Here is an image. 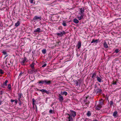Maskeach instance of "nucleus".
<instances>
[{
  "label": "nucleus",
  "instance_id": "f257e3e1",
  "mask_svg": "<svg viewBox=\"0 0 121 121\" xmlns=\"http://www.w3.org/2000/svg\"><path fill=\"white\" fill-rule=\"evenodd\" d=\"M95 89H94V91L96 93H101L102 90L101 89L99 88H98L97 87V85L96 84L95 85Z\"/></svg>",
  "mask_w": 121,
  "mask_h": 121
},
{
  "label": "nucleus",
  "instance_id": "f03ea898",
  "mask_svg": "<svg viewBox=\"0 0 121 121\" xmlns=\"http://www.w3.org/2000/svg\"><path fill=\"white\" fill-rule=\"evenodd\" d=\"M27 62L26 58V57H25L22 58V60L21 62V63L22 65H24Z\"/></svg>",
  "mask_w": 121,
  "mask_h": 121
},
{
  "label": "nucleus",
  "instance_id": "7ed1b4c3",
  "mask_svg": "<svg viewBox=\"0 0 121 121\" xmlns=\"http://www.w3.org/2000/svg\"><path fill=\"white\" fill-rule=\"evenodd\" d=\"M66 34V32H65L64 31H62V32L57 33L56 35L60 37H61L63 35H65Z\"/></svg>",
  "mask_w": 121,
  "mask_h": 121
},
{
  "label": "nucleus",
  "instance_id": "20e7f679",
  "mask_svg": "<svg viewBox=\"0 0 121 121\" xmlns=\"http://www.w3.org/2000/svg\"><path fill=\"white\" fill-rule=\"evenodd\" d=\"M58 99L60 102H62L64 100L63 97L60 94H59L58 96Z\"/></svg>",
  "mask_w": 121,
  "mask_h": 121
},
{
  "label": "nucleus",
  "instance_id": "39448f33",
  "mask_svg": "<svg viewBox=\"0 0 121 121\" xmlns=\"http://www.w3.org/2000/svg\"><path fill=\"white\" fill-rule=\"evenodd\" d=\"M67 115L69 116L68 117L69 119V121H73V119L72 117V114H71L67 113Z\"/></svg>",
  "mask_w": 121,
  "mask_h": 121
},
{
  "label": "nucleus",
  "instance_id": "423d86ee",
  "mask_svg": "<svg viewBox=\"0 0 121 121\" xmlns=\"http://www.w3.org/2000/svg\"><path fill=\"white\" fill-rule=\"evenodd\" d=\"M39 19L40 20H41V17L40 16L38 17L37 16H36L34 17L33 18V20H38Z\"/></svg>",
  "mask_w": 121,
  "mask_h": 121
},
{
  "label": "nucleus",
  "instance_id": "0eeeda50",
  "mask_svg": "<svg viewBox=\"0 0 121 121\" xmlns=\"http://www.w3.org/2000/svg\"><path fill=\"white\" fill-rule=\"evenodd\" d=\"M70 111L71 112V114H72V116L73 117H74L76 116V112L73 110H70Z\"/></svg>",
  "mask_w": 121,
  "mask_h": 121
},
{
  "label": "nucleus",
  "instance_id": "6e6552de",
  "mask_svg": "<svg viewBox=\"0 0 121 121\" xmlns=\"http://www.w3.org/2000/svg\"><path fill=\"white\" fill-rule=\"evenodd\" d=\"M51 81L50 80H44V83H45V84H51Z\"/></svg>",
  "mask_w": 121,
  "mask_h": 121
},
{
  "label": "nucleus",
  "instance_id": "1a4fd4ad",
  "mask_svg": "<svg viewBox=\"0 0 121 121\" xmlns=\"http://www.w3.org/2000/svg\"><path fill=\"white\" fill-rule=\"evenodd\" d=\"M102 107V106L100 105H98L96 108V109L98 110H100L101 108Z\"/></svg>",
  "mask_w": 121,
  "mask_h": 121
},
{
  "label": "nucleus",
  "instance_id": "9d476101",
  "mask_svg": "<svg viewBox=\"0 0 121 121\" xmlns=\"http://www.w3.org/2000/svg\"><path fill=\"white\" fill-rule=\"evenodd\" d=\"M41 31V29L39 28H38L36 29L34 31V32L36 33L37 32L39 33Z\"/></svg>",
  "mask_w": 121,
  "mask_h": 121
},
{
  "label": "nucleus",
  "instance_id": "9b49d317",
  "mask_svg": "<svg viewBox=\"0 0 121 121\" xmlns=\"http://www.w3.org/2000/svg\"><path fill=\"white\" fill-rule=\"evenodd\" d=\"M78 46V48L79 49L81 47V43L80 41H79L77 45Z\"/></svg>",
  "mask_w": 121,
  "mask_h": 121
},
{
  "label": "nucleus",
  "instance_id": "f8f14e48",
  "mask_svg": "<svg viewBox=\"0 0 121 121\" xmlns=\"http://www.w3.org/2000/svg\"><path fill=\"white\" fill-rule=\"evenodd\" d=\"M117 111H115L113 113V116L115 117H118V115L117 114Z\"/></svg>",
  "mask_w": 121,
  "mask_h": 121
},
{
  "label": "nucleus",
  "instance_id": "ddd939ff",
  "mask_svg": "<svg viewBox=\"0 0 121 121\" xmlns=\"http://www.w3.org/2000/svg\"><path fill=\"white\" fill-rule=\"evenodd\" d=\"M22 93H19L18 94V100L19 101H20V99L21 96L22 95Z\"/></svg>",
  "mask_w": 121,
  "mask_h": 121
},
{
  "label": "nucleus",
  "instance_id": "4468645a",
  "mask_svg": "<svg viewBox=\"0 0 121 121\" xmlns=\"http://www.w3.org/2000/svg\"><path fill=\"white\" fill-rule=\"evenodd\" d=\"M80 11L81 13H80L81 15L82 14L84 11V9L83 8H81L80 9Z\"/></svg>",
  "mask_w": 121,
  "mask_h": 121
},
{
  "label": "nucleus",
  "instance_id": "2eb2a0df",
  "mask_svg": "<svg viewBox=\"0 0 121 121\" xmlns=\"http://www.w3.org/2000/svg\"><path fill=\"white\" fill-rule=\"evenodd\" d=\"M97 80L99 82H101L102 79V77H101V78H100L98 76H97Z\"/></svg>",
  "mask_w": 121,
  "mask_h": 121
},
{
  "label": "nucleus",
  "instance_id": "dca6fc26",
  "mask_svg": "<svg viewBox=\"0 0 121 121\" xmlns=\"http://www.w3.org/2000/svg\"><path fill=\"white\" fill-rule=\"evenodd\" d=\"M35 65V63L33 62L30 65V66L32 68V69H34V66Z\"/></svg>",
  "mask_w": 121,
  "mask_h": 121
},
{
  "label": "nucleus",
  "instance_id": "f3484780",
  "mask_svg": "<svg viewBox=\"0 0 121 121\" xmlns=\"http://www.w3.org/2000/svg\"><path fill=\"white\" fill-rule=\"evenodd\" d=\"M38 83L39 84H43L44 83V80L39 81L38 82Z\"/></svg>",
  "mask_w": 121,
  "mask_h": 121
},
{
  "label": "nucleus",
  "instance_id": "a211bd4d",
  "mask_svg": "<svg viewBox=\"0 0 121 121\" xmlns=\"http://www.w3.org/2000/svg\"><path fill=\"white\" fill-rule=\"evenodd\" d=\"M98 40L96 39L95 40L94 39H93L92 41L91 42V43H97V41H98Z\"/></svg>",
  "mask_w": 121,
  "mask_h": 121
},
{
  "label": "nucleus",
  "instance_id": "6ab92c4d",
  "mask_svg": "<svg viewBox=\"0 0 121 121\" xmlns=\"http://www.w3.org/2000/svg\"><path fill=\"white\" fill-rule=\"evenodd\" d=\"M96 73H94L92 74V75L91 76V78L94 79L96 77Z\"/></svg>",
  "mask_w": 121,
  "mask_h": 121
},
{
  "label": "nucleus",
  "instance_id": "aec40b11",
  "mask_svg": "<svg viewBox=\"0 0 121 121\" xmlns=\"http://www.w3.org/2000/svg\"><path fill=\"white\" fill-rule=\"evenodd\" d=\"M104 47L105 48H107L108 47L107 44L106 42H104Z\"/></svg>",
  "mask_w": 121,
  "mask_h": 121
},
{
  "label": "nucleus",
  "instance_id": "412c9836",
  "mask_svg": "<svg viewBox=\"0 0 121 121\" xmlns=\"http://www.w3.org/2000/svg\"><path fill=\"white\" fill-rule=\"evenodd\" d=\"M80 81L78 80H76L74 81V82L77 86L78 85V83Z\"/></svg>",
  "mask_w": 121,
  "mask_h": 121
},
{
  "label": "nucleus",
  "instance_id": "4be33fe9",
  "mask_svg": "<svg viewBox=\"0 0 121 121\" xmlns=\"http://www.w3.org/2000/svg\"><path fill=\"white\" fill-rule=\"evenodd\" d=\"M73 22L76 24H77L79 22L76 19H74Z\"/></svg>",
  "mask_w": 121,
  "mask_h": 121
},
{
  "label": "nucleus",
  "instance_id": "5701e85b",
  "mask_svg": "<svg viewBox=\"0 0 121 121\" xmlns=\"http://www.w3.org/2000/svg\"><path fill=\"white\" fill-rule=\"evenodd\" d=\"M20 24V22L19 21H18L17 23L15 24V26L16 27H17L19 26Z\"/></svg>",
  "mask_w": 121,
  "mask_h": 121
},
{
  "label": "nucleus",
  "instance_id": "b1692460",
  "mask_svg": "<svg viewBox=\"0 0 121 121\" xmlns=\"http://www.w3.org/2000/svg\"><path fill=\"white\" fill-rule=\"evenodd\" d=\"M86 115L88 117L90 116L91 115V112L90 111H88Z\"/></svg>",
  "mask_w": 121,
  "mask_h": 121
},
{
  "label": "nucleus",
  "instance_id": "393cba45",
  "mask_svg": "<svg viewBox=\"0 0 121 121\" xmlns=\"http://www.w3.org/2000/svg\"><path fill=\"white\" fill-rule=\"evenodd\" d=\"M8 81L7 80H6L5 82H4L3 83V85H5V86H7V83L8 82Z\"/></svg>",
  "mask_w": 121,
  "mask_h": 121
},
{
  "label": "nucleus",
  "instance_id": "a878e982",
  "mask_svg": "<svg viewBox=\"0 0 121 121\" xmlns=\"http://www.w3.org/2000/svg\"><path fill=\"white\" fill-rule=\"evenodd\" d=\"M61 94L62 95H67V93L66 91H64L61 93Z\"/></svg>",
  "mask_w": 121,
  "mask_h": 121
},
{
  "label": "nucleus",
  "instance_id": "bb28decb",
  "mask_svg": "<svg viewBox=\"0 0 121 121\" xmlns=\"http://www.w3.org/2000/svg\"><path fill=\"white\" fill-rule=\"evenodd\" d=\"M83 17V15L81 14V16L80 17H78L79 20H80L81 19H82Z\"/></svg>",
  "mask_w": 121,
  "mask_h": 121
},
{
  "label": "nucleus",
  "instance_id": "cd10ccee",
  "mask_svg": "<svg viewBox=\"0 0 121 121\" xmlns=\"http://www.w3.org/2000/svg\"><path fill=\"white\" fill-rule=\"evenodd\" d=\"M62 25L64 26H67V25L66 23V21H64L62 23Z\"/></svg>",
  "mask_w": 121,
  "mask_h": 121
},
{
  "label": "nucleus",
  "instance_id": "c85d7f7f",
  "mask_svg": "<svg viewBox=\"0 0 121 121\" xmlns=\"http://www.w3.org/2000/svg\"><path fill=\"white\" fill-rule=\"evenodd\" d=\"M35 0H29L31 4H35V2H33Z\"/></svg>",
  "mask_w": 121,
  "mask_h": 121
},
{
  "label": "nucleus",
  "instance_id": "c756f323",
  "mask_svg": "<svg viewBox=\"0 0 121 121\" xmlns=\"http://www.w3.org/2000/svg\"><path fill=\"white\" fill-rule=\"evenodd\" d=\"M42 52L43 53L45 54L46 52V50L45 49H44L42 50Z\"/></svg>",
  "mask_w": 121,
  "mask_h": 121
},
{
  "label": "nucleus",
  "instance_id": "7c9ffc66",
  "mask_svg": "<svg viewBox=\"0 0 121 121\" xmlns=\"http://www.w3.org/2000/svg\"><path fill=\"white\" fill-rule=\"evenodd\" d=\"M8 88L10 90L11 89V85L10 84H9L8 85Z\"/></svg>",
  "mask_w": 121,
  "mask_h": 121
},
{
  "label": "nucleus",
  "instance_id": "2f4dec72",
  "mask_svg": "<svg viewBox=\"0 0 121 121\" xmlns=\"http://www.w3.org/2000/svg\"><path fill=\"white\" fill-rule=\"evenodd\" d=\"M99 105H103V101L102 100H101L100 102L99 103Z\"/></svg>",
  "mask_w": 121,
  "mask_h": 121
},
{
  "label": "nucleus",
  "instance_id": "473e14b6",
  "mask_svg": "<svg viewBox=\"0 0 121 121\" xmlns=\"http://www.w3.org/2000/svg\"><path fill=\"white\" fill-rule=\"evenodd\" d=\"M119 51V49H116L115 51V52L116 53H118Z\"/></svg>",
  "mask_w": 121,
  "mask_h": 121
},
{
  "label": "nucleus",
  "instance_id": "72a5a7b5",
  "mask_svg": "<svg viewBox=\"0 0 121 121\" xmlns=\"http://www.w3.org/2000/svg\"><path fill=\"white\" fill-rule=\"evenodd\" d=\"M4 73V72L3 71L2 69H0V73L2 74Z\"/></svg>",
  "mask_w": 121,
  "mask_h": 121
},
{
  "label": "nucleus",
  "instance_id": "f704fd0d",
  "mask_svg": "<svg viewBox=\"0 0 121 121\" xmlns=\"http://www.w3.org/2000/svg\"><path fill=\"white\" fill-rule=\"evenodd\" d=\"M46 90H45L44 89H42V90H39V91H41L42 92H45Z\"/></svg>",
  "mask_w": 121,
  "mask_h": 121
},
{
  "label": "nucleus",
  "instance_id": "c9c22d12",
  "mask_svg": "<svg viewBox=\"0 0 121 121\" xmlns=\"http://www.w3.org/2000/svg\"><path fill=\"white\" fill-rule=\"evenodd\" d=\"M113 103L112 101H110V104L111 105H112L113 104Z\"/></svg>",
  "mask_w": 121,
  "mask_h": 121
},
{
  "label": "nucleus",
  "instance_id": "e433bc0d",
  "mask_svg": "<svg viewBox=\"0 0 121 121\" xmlns=\"http://www.w3.org/2000/svg\"><path fill=\"white\" fill-rule=\"evenodd\" d=\"M47 65V64H44L43 65L42 67H44L46 66Z\"/></svg>",
  "mask_w": 121,
  "mask_h": 121
},
{
  "label": "nucleus",
  "instance_id": "4c0bfd02",
  "mask_svg": "<svg viewBox=\"0 0 121 121\" xmlns=\"http://www.w3.org/2000/svg\"><path fill=\"white\" fill-rule=\"evenodd\" d=\"M45 92L47 94H49V92L46 90L45 91Z\"/></svg>",
  "mask_w": 121,
  "mask_h": 121
},
{
  "label": "nucleus",
  "instance_id": "58836bf2",
  "mask_svg": "<svg viewBox=\"0 0 121 121\" xmlns=\"http://www.w3.org/2000/svg\"><path fill=\"white\" fill-rule=\"evenodd\" d=\"M85 102H86V103H87V104H89V101H86V99H85Z\"/></svg>",
  "mask_w": 121,
  "mask_h": 121
},
{
  "label": "nucleus",
  "instance_id": "ea45409f",
  "mask_svg": "<svg viewBox=\"0 0 121 121\" xmlns=\"http://www.w3.org/2000/svg\"><path fill=\"white\" fill-rule=\"evenodd\" d=\"M2 52L3 53V54L4 55L6 54H7V53L5 51H3V52Z\"/></svg>",
  "mask_w": 121,
  "mask_h": 121
},
{
  "label": "nucleus",
  "instance_id": "a19ab883",
  "mask_svg": "<svg viewBox=\"0 0 121 121\" xmlns=\"http://www.w3.org/2000/svg\"><path fill=\"white\" fill-rule=\"evenodd\" d=\"M114 85L116 84V82H114V81H113L112 83Z\"/></svg>",
  "mask_w": 121,
  "mask_h": 121
},
{
  "label": "nucleus",
  "instance_id": "79ce46f5",
  "mask_svg": "<svg viewBox=\"0 0 121 121\" xmlns=\"http://www.w3.org/2000/svg\"><path fill=\"white\" fill-rule=\"evenodd\" d=\"M52 112H53V111L52 110H50L49 111V113H52Z\"/></svg>",
  "mask_w": 121,
  "mask_h": 121
},
{
  "label": "nucleus",
  "instance_id": "37998d69",
  "mask_svg": "<svg viewBox=\"0 0 121 121\" xmlns=\"http://www.w3.org/2000/svg\"><path fill=\"white\" fill-rule=\"evenodd\" d=\"M15 103L16 104H17V103L18 101L16 99L15 100Z\"/></svg>",
  "mask_w": 121,
  "mask_h": 121
},
{
  "label": "nucleus",
  "instance_id": "c03bdc74",
  "mask_svg": "<svg viewBox=\"0 0 121 121\" xmlns=\"http://www.w3.org/2000/svg\"><path fill=\"white\" fill-rule=\"evenodd\" d=\"M19 101V104L20 105H21V100H20V101Z\"/></svg>",
  "mask_w": 121,
  "mask_h": 121
},
{
  "label": "nucleus",
  "instance_id": "a18cd8bd",
  "mask_svg": "<svg viewBox=\"0 0 121 121\" xmlns=\"http://www.w3.org/2000/svg\"><path fill=\"white\" fill-rule=\"evenodd\" d=\"M32 101H33V102H34V103L35 102V100L34 99H32Z\"/></svg>",
  "mask_w": 121,
  "mask_h": 121
},
{
  "label": "nucleus",
  "instance_id": "49530a36",
  "mask_svg": "<svg viewBox=\"0 0 121 121\" xmlns=\"http://www.w3.org/2000/svg\"><path fill=\"white\" fill-rule=\"evenodd\" d=\"M14 101H15V100H11V102H14Z\"/></svg>",
  "mask_w": 121,
  "mask_h": 121
},
{
  "label": "nucleus",
  "instance_id": "de8ad7c7",
  "mask_svg": "<svg viewBox=\"0 0 121 121\" xmlns=\"http://www.w3.org/2000/svg\"><path fill=\"white\" fill-rule=\"evenodd\" d=\"M60 43V41H59V42H57V43L58 44H59V43Z\"/></svg>",
  "mask_w": 121,
  "mask_h": 121
},
{
  "label": "nucleus",
  "instance_id": "09e8293b",
  "mask_svg": "<svg viewBox=\"0 0 121 121\" xmlns=\"http://www.w3.org/2000/svg\"><path fill=\"white\" fill-rule=\"evenodd\" d=\"M32 104L33 105H34L35 104L33 102Z\"/></svg>",
  "mask_w": 121,
  "mask_h": 121
},
{
  "label": "nucleus",
  "instance_id": "8fccbe9b",
  "mask_svg": "<svg viewBox=\"0 0 121 121\" xmlns=\"http://www.w3.org/2000/svg\"><path fill=\"white\" fill-rule=\"evenodd\" d=\"M31 71L32 72H35V71L33 70H32Z\"/></svg>",
  "mask_w": 121,
  "mask_h": 121
},
{
  "label": "nucleus",
  "instance_id": "3c124183",
  "mask_svg": "<svg viewBox=\"0 0 121 121\" xmlns=\"http://www.w3.org/2000/svg\"><path fill=\"white\" fill-rule=\"evenodd\" d=\"M1 102L0 101V105L1 104Z\"/></svg>",
  "mask_w": 121,
  "mask_h": 121
},
{
  "label": "nucleus",
  "instance_id": "603ef678",
  "mask_svg": "<svg viewBox=\"0 0 121 121\" xmlns=\"http://www.w3.org/2000/svg\"><path fill=\"white\" fill-rule=\"evenodd\" d=\"M8 56V55H6L5 56V58L6 57V56Z\"/></svg>",
  "mask_w": 121,
  "mask_h": 121
},
{
  "label": "nucleus",
  "instance_id": "864d4df0",
  "mask_svg": "<svg viewBox=\"0 0 121 121\" xmlns=\"http://www.w3.org/2000/svg\"><path fill=\"white\" fill-rule=\"evenodd\" d=\"M21 74V73L20 74V75Z\"/></svg>",
  "mask_w": 121,
  "mask_h": 121
},
{
  "label": "nucleus",
  "instance_id": "5fc2aeb1",
  "mask_svg": "<svg viewBox=\"0 0 121 121\" xmlns=\"http://www.w3.org/2000/svg\"><path fill=\"white\" fill-rule=\"evenodd\" d=\"M87 98V97H86V99Z\"/></svg>",
  "mask_w": 121,
  "mask_h": 121
}]
</instances>
